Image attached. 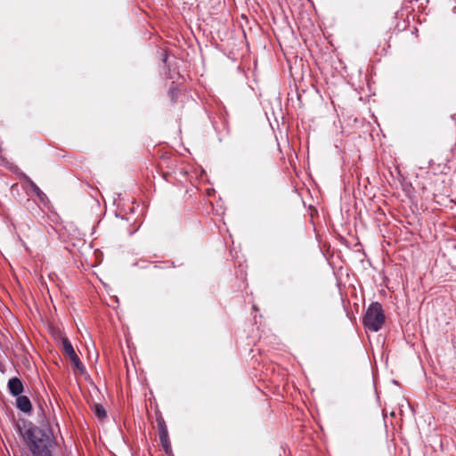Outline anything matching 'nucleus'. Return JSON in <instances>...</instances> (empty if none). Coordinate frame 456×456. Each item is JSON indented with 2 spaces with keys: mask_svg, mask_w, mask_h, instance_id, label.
I'll return each instance as SVG.
<instances>
[{
  "mask_svg": "<svg viewBox=\"0 0 456 456\" xmlns=\"http://www.w3.org/2000/svg\"><path fill=\"white\" fill-rule=\"evenodd\" d=\"M20 177L28 183L32 191L36 193V195L39 198L41 201H43L46 198L45 194L27 175L21 173L20 175Z\"/></svg>",
  "mask_w": 456,
  "mask_h": 456,
  "instance_id": "0eeeda50",
  "label": "nucleus"
},
{
  "mask_svg": "<svg viewBox=\"0 0 456 456\" xmlns=\"http://www.w3.org/2000/svg\"><path fill=\"white\" fill-rule=\"evenodd\" d=\"M385 320L386 317L381 304L373 302L367 308L362 323L368 330L377 332L382 328Z\"/></svg>",
  "mask_w": 456,
  "mask_h": 456,
  "instance_id": "f03ea898",
  "label": "nucleus"
},
{
  "mask_svg": "<svg viewBox=\"0 0 456 456\" xmlns=\"http://www.w3.org/2000/svg\"><path fill=\"white\" fill-rule=\"evenodd\" d=\"M94 411L95 416L100 419H105L107 416L106 411L102 404H95L94 407Z\"/></svg>",
  "mask_w": 456,
  "mask_h": 456,
  "instance_id": "6e6552de",
  "label": "nucleus"
},
{
  "mask_svg": "<svg viewBox=\"0 0 456 456\" xmlns=\"http://www.w3.org/2000/svg\"><path fill=\"white\" fill-rule=\"evenodd\" d=\"M61 349L64 354L69 359L70 362L73 366L78 370L80 374H84L86 372V368L82 362L80 361L78 355L77 354L72 344L69 340L67 337H62L61 338Z\"/></svg>",
  "mask_w": 456,
  "mask_h": 456,
  "instance_id": "7ed1b4c3",
  "label": "nucleus"
},
{
  "mask_svg": "<svg viewBox=\"0 0 456 456\" xmlns=\"http://www.w3.org/2000/svg\"><path fill=\"white\" fill-rule=\"evenodd\" d=\"M8 389L12 395L19 396L23 392V384L19 378H12L8 381Z\"/></svg>",
  "mask_w": 456,
  "mask_h": 456,
  "instance_id": "39448f33",
  "label": "nucleus"
},
{
  "mask_svg": "<svg viewBox=\"0 0 456 456\" xmlns=\"http://www.w3.org/2000/svg\"><path fill=\"white\" fill-rule=\"evenodd\" d=\"M159 440L165 452L168 453L171 450V444L168 437V431L165 420L159 417L157 419Z\"/></svg>",
  "mask_w": 456,
  "mask_h": 456,
  "instance_id": "20e7f679",
  "label": "nucleus"
},
{
  "mask_svg": "<svg viewBox=\"0 0 456 456\" xmlns=\"http://www.w3.org/2000/svg\"><path fill=\"white\" fill-rule=\"evenodd\" d=\"M16 407L22 412L29 413L32 411L30 400L26 395H19L16 400Z\"/></svg>",
  "mask_w": 456,
  "mask_h": 456,
  "instance_id": "423d86ee",
  "label": "nucleus"
},
{
  "mask_svg": "<svg viewBox=\"0 0 456 456\" xmlns=\"http://www.w3.org/2000/svg\"><path fill=\"white\" fill-rule=\"evenodd\" d=\"M26 436L32 456H53L57 443L50 429L33 426L26 430Z\"/></svg>",
  "mask_w": 456,
  "mask_h": 456,
  "instance_id": "f257e3e1",
  "label": "nucleus"
}]
</instances>
